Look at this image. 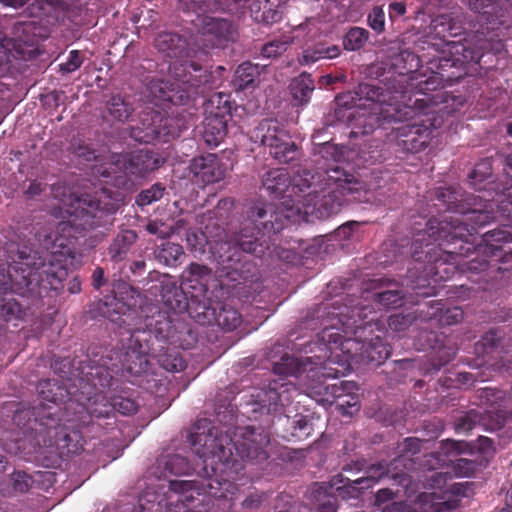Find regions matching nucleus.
Returning a JSON list of instances; mask_svg holds the SVG:
<instances>
[{"label":"nucleus","instance_id":"obj_49","mask_svg":"<svg viewBox=\"0 0 512 512\" xmlns=\"http://www.w3.org/2000/svg\"><path fill=\"white\" fill-rule=\"evenodd\" d=\"M449 450H450V456L453 454V453H465V452H470L471 451V447L468 443H465V442H452L450 440V447H449Z\"/></svg>","mask_w":512,"mask_h":512},{"label":"nucleus","instance_id":"obj_36","mask_svg":"<svg viewBox=\"0 0 512 512\" xmlns=\"http://www.w3.org/2000/svg\"><path fill=\"white\" fill-rule=\"evenodd\" d=\"M183 254L182 246L171 242L164 244L161 250V257H163L168 264L171 261L176 262L180 260Z\"/></svg>","mask_w":512,"mask_h":512},{"label":"nucleus","instance_id":"obj_42","mask_svg":"<svg viewBox=\"0 0 512 512\" xmlns=\"http://www.w3.org/2000/svg\"><path fill=\"white\" fill-rule=\"evenodd\" d=\"M476 447L481 455V458L484 460H488L495 453L493 442L487 437H480L477 441Z\"/></svg>","mask_w":512,"mask_h":512},{"label":"nucleus","instance_id":"obj_41","mask_svg":"<svg viewBox=\"0 0 512 512\" xmlns=\"http://www.w3.org/2000/svg\"><path fill=\"white\" fill-rule=\"evenodd\" d=\"M54 388L60 390V388L57 387V383L55 381L45 380L39 383L38 391L42 395L44 400H47L49 402H56L57 394L54 393L53 395H51Z\"/></svg>","mask_w":512,"mask_h":512},{"label":"nucleus","instance_id":"obj_44","mask_svg":"<svg viewBox=\"0 0 512 512\" xmlns=\"http://www.w3.org/2000/svg\"><path fill=\"white\" fill-rule=\"evenodd\" d=\"M421 442L417 438H406L402 444H400L401 453L415 454L420 450Z\"/></svg>","mask_w":512,"mask_h":512},{"label":"nucleus","instance_id":"obj_11","mask_svg":"<svg viewBox=\"0 0 512 512\" xmlns=\"http://www.w3.org/2000/svg\"><path fill=\"white\" fill-rule=\"evenodd\" d=\"M171 122V118L163 119L155 113L150 118L143 119V126L133 130V137L142 142H150L161 137H176L179 131L171 127Z\"/></svg>","mask_w":512,"mask_h":512},{"label":"nucleus","instance_id":"obj_62","mask_svg":"<svg viewBox=\"0 0 512 512\" xmlns=\"http://www.w3.org/2000/svg\"><path fill=\"white\" fill-rule=\"evenodd\" d=\"M320 81L323 83V84H326V85H330L332 83H334L336 81V78H334L333 76L331 75H325V76H322Z\"/></svg>","mask_w":512,"mask_h":512},{"label":"nucleus","instance_id":"obj_51","mask_svg":"<svg viewBox=\"0 0 512 512\" xmlns=\"http://www.w3.org/2000/svg\"><path fill=\"white\" fill-rule=\"evenodd\" d=\"M493 3V0H471L469 2V6L472 10L480 12L488 7H490Z\"/></svg>","mask_w":512,"mask_h":512},{"label":"nucleus","instance_id":"obj_50","mask_svg":"<svg viewBox=\"0 0 512 512\" xmlns=\"http://www.w3.org/2000/svg\"><path fill=\"white\" fill-rule=\"evenodd\" d=\"M281 19V13L278 10L268 9L263 12L262 20L269 23L278 22Z\"/></svg>","mask_w":512,"mask_h":512},{"label":"nucleus","instance_id":"obj_48","mask_svg":"<svg viewBox=\"0 0 512 512\" xmlns=\"http://www.w3.org/2000/svg\"><path fill=\"white\" fill-rule=\"evenodd\" d=\"M163 224H159L158 222H149L146 226V229L149 233L158 235L160 238H165L169 236V233L161 230Z\"/></svg>","mask_w":512,"mask_h":512},{"label":"nucleus","instance_id":"obj_22","mask_svg":"<svg viewBox=\"0 0 512 512\" xmlns=\"http://www.w3.org/2000/svg\"><path fill=\"white\" fill-rule=\"evenodd\" d=\"M259 75L258 65L249 62L243 63L235 71L233 84L237 90H244L252 87Z\"/></svg>","mask_w":512,"mask_h":512},{"label":"nucleus","instance_id":"obj_18","mask_svg":"<svg viewBox=\"0 0 512 512\" xmlns=\"http://www.w3.org/2000/svg\"><path fill=\"white\" fill-rule=\"evenodd\" d=\"M186 241L189 249L195 254H204L206 246H210V250L214 255H218L219 260L222 262L230 261L232 257L230 255L225 256L221 253L226 247H229L228 243H220L212 246L211 242L207 239L203 232L189 231L186 236Z\"/></svg>","mask_w":512,"mask_h":512},{"label":"nucleus","instance_id":"obj_32","mask_svg":"<svg viewBox=\"0 0 512 512\" xmlns=\"http://www.w3.org/2000/svg\"><path fill=\"white\" fill-rule=\"evenodd\" d=\"M469 495V484L468 482L454 483L450 485V510L456 508L461 498Z\"/></svg>","mask_w":512,"mask_h":512},{"label":"nucleus","instance_id":"obj_14","mask_svg":"<svg viewBox=\"0 0 512 512\" xmlns=\"http://www.w3.org/2000/svg\"><path fill=\"white\" fill-rule=\"evenodd\" d=\"M376 95V91L368 84H361L358 90L355 92H347L340 94L336 97V102L339 106L346 108L366 107L368 106L372 110H376L377 104L373 98Z\"/></svg>","mask_w":512,"mask_h":512},{"label":"nucleus","instance_id":"obj_8","mask_svg":"<svg viewBox=\"0 0 512 512\" xmlns=\"http://www.w3.org/2000/svg\"><path fill=\"white\" fill-rule=\"evenodd\" d=\"M171 323L166 317L159 313L147 319L145 328L136 329L130 337L129 349L136 357L154 355L156 352L155 344L162 342L169 336Z\"/></svg>","mask_w":512,"mask_h":512},{"label":"nucleus","instance_id":"obj_61","mask_svg":"<svg viewBox=\"0 0 512 512\" xmlns=\"http://www.w3.org/2000/svg\"><path fill=\"white\" fill-rule=\"evenodd\" d=\"M69 291L73 294L80 291V283L77 279H74L72 282H70Z\"/></svg>","mask_w":512,"mask_h":512},{"label":"nucleus","instance_id":"obj_31","mask_svg":"<svg viewBox=\"0 0 512 512\" xmlns=\"http://www.w3.org/2000/svg\"><path fill=\"white\" fill-rule=\"evenodd\" d=\"M164 188L155 184L150 189L142 191L137 198V203L141 206L149 205L159 200L163 196Z\"/></svg>","mask_w":512,"mask_h":512},{"label":"nucleus","instance_id":"obj_4","mask_svg":"<svg viewBox=\"0 0 512 512\" xmlns=\"http://www.w3.org/2000/svg\"><path fill=\"white\" fill-rule=\"evenodd\" d=\"M212 279L211 270L199 264L192 263L183 272L182 286H177L175 282H167L162 284L161 296L162 300L172 310H184L187 303L184 300V291L191 294L195 299L197 305L199 303H207L209 300L207 292L210 288V281Z\"/></svg>","mask_w":512,"mask_h":512},{"label":"nucleus","instance_id":"obj_25","mask_svg":"<svg viewBox=\"0 0 512 512\" xmlns=\"http://www.w3.org/2000/svg\"><path fill=\"white\" fill-rule=\"evenodd\" d=\"M369 39V32L361 27L351 28L344 37L343 45L346 50L356 51L362 48Z\"/></svg>","mask_w":512,"mask_h":512},{"label":"nucleus","instance_id":"obj_46","mask_svg":"<svg viewBox=\"0 0 512 512\" xmlns=\"http://www.w3.org/2000/svg\"><path fill=\"white\" fill-rule=\"evenodd\" d=\"M474 424L475 421L472 419L471 415H464L455 424L454 429L458 433H465L470 431L474 427Z\"/></svg>","mask_w":512,"mask_h":512},{"label":"nucleus","instance_id":"obj_34","mask_svg":"<svg viewBox=\"0 0 512 512\" xmlns=\"http://www.w3.org/2000/svg\"><path fill=\"white\" fill-rule=\"evenodd\" d=\"M111 405L114 410L122 415H131L138 409V406L134 400L121 396L115 397Z\"/></svg>","mask_w":512,"mask_h":512},{"label":"nucleus","instance_id":"obj_19","mask_svg":"<svg viewBox=\"0 0 512 512\" xmlns=\"http://www.w3.org/2000/svg\"><path fill=\"white\" fill-rule=\"evenodd\" d=\"M483 241L485 244L480 246L481 252L489 256H497V252L502 249L499 243L512 242V226L487 232Z\"/></svg>","mask_w":512,"mask_h":512},{"label":"nucleus","instance_id":"obj_60","mask_svg":"<svg viewBox=\"0 0 512 512\" xmlns=\"http://www.w3.org/2000/svg\"><path fill=\"white\" fill-rule=\"evenodd\" d=\"M356 225H358V223H356V222H350V223H347L345 225H342L341 227H339L338 233L340 235H342V234L343 235H347V231L350 229V227L356 226Z\"/></svg>","mask_w":512,"mask_h":512},{"label":"nucleus","instance_id":"obj_13","mask_svg":"<svg viewBox=\"0 0 512 512\" xmlns=\"http://www.w3.org/2000/svg\"><path fill=\"white\" fill-rule=\"evenodd\" d=\"M394 506L399 512H445L448 510L447 491L422 493L414 507L402 503H396Z\"/></svg>","mask_w":512,"mask_h":512},{"label":"nucleus","instance_id":"obj_2","mask_svg":"<svg viewBox=\"0 0 512 512\" xmlns=\"http://www.w3.org/2000/svg\"><path fill=\"white\" fill-rule=\"evenodd\" d=\"M321 339L322 342L310 348L312 356L298 359L286 355L275 363L273 370L279 375L299 376L307 373V377H316L318 382L307 385L304 391L318 402L331 404L335 398L341 397L340 388L337 385L323 387L319 380L345 376L351 369L354 357L350 350L357 343L352 339L340 341L341 335L332 330H324Z\"/></svg>","mask_w":512,"mask_h":512},{"label":"nucleus","instance_id":"obj_58","mask_svg":"<svg viewBox=\"0 0 512 512\" xmlns=\"http://www.w3.org/2000/svg\"><path fill=\"white\" fill-rule=\"evenodd\" d=\"M405 320L404 317L399 315H394L389 318V326L395 330L398 329V324H401V321Z\"/></svg>","mask_w":512,"mask_h":512},{"label":"nucleus","instance_id":"obj_43","mask_svg":"<svg viewBox=\"0 0 512 512\" xmlns=\"http://www.w3.org/2000/svg\"><path fill=\"white\" fill-rule=\"evenodd\" d=\"M489 208L492 209V204H489ZM494 218L492 210H473L471 220H473L476 224L486 225Z\"/></svg>","mask_w":512,"mask_h":512},{"label":"nucleus","instance_id":"obj_30","mask_svg":"<svg viewBox=\"0 0 512 512\" xmlns=\"http://www.w3.org/2000/svg\"><path fill=\"white\" fill-rule=\"evenodd\" d=\"M165 469L175 475L189 474L191 470H194L181 455L169 456L165 461Z\"/></svg>","mask_w":512,"mask_h":512},{"label":"nucleus","instance_id":"obj_5","mask_svg":"<svg viewBox=\"0 0 512 512\" xmlns=\"http://www.w3.org/2000/svg\"><path fill=\"white\" fill-rule=\"evenodd\" d=\"M170 75L174 79L169 81L153 80L149 83V90L154 98L175 101L183 99V96H176L179 90H183L189 97L190 90L206 83L208 75L199 63L193 61H175L169 67Z\"/></svg>","mask_w":512,"mask_h":512},{"label":"nucleus","instance_id":"obj_24","mask_svg":"<svg viewBox=\"0 0 512 512\" xmlns=\"http://www.w3.org/2000/svg\"><path fill=\"white\" fill-rule=\"evenodd\" d=\"M340 54V48L337 45L325 47L323 45H316L303 52L301 62L304 64L314 63L321 59H333Z\"/></svg>","mask_w":512,"mask_h":512},{"label":"nucleus","instance_id":"obj_10","mask_svg":"<svg viewBox=\"0 0 512 512\" xmlns=\"http://www.w3.org/2000/svg\"><path fill=\"white\" fill-rule=\"evenodd\" d=\"M155 47L160 53L170 58L198 57V50L193 46L191 37L187 41L175 33H160L155 39Z\"/></svg>","mask_w":512,"mask_h":512},{"label":"nucleus","instance_id":"obj_9","mask_svg":"<svg viewBox=\"0 0 512 512\" xmlns=\"http://www.w3.org/2000/svg\"><path fill=\"white\" fill-rule=\"evenodd\" d=\"M193 317L201 324L216 323L218 326L226 330H234L241 323V316L238 311L229 305H222L219 310L211 303H199L193 309Z\"/></svg>","mask_w":512,"mask_h":512},{"label":"nucleus","instance_id":"obj_26","mask_svg":"<svg viewBox=\"0 0 512 512\" xmlns=\"http://www.w3.org/2000/svg\"><path fill=\"white\" fill-rule=\"evenodd\" d=\"M131 108L120 96H113L108 102L110 116L120 122L126 121L131 115Z\"/></svg>","mask_w":512,"mask_h":512},{"label":"nucleus","instance_id":"obj_47","mask_svg":"<svg viewBox=\"0 0 512 512\" xmlns=\"http://www.w3.org/2000/svg\"><path fill=\"white\" fill-rule=\"evenodd\" d=\"M338 409L343 415L351 416L354 412L358 411V405L356 401H343L338 404Z\"/></svg>","mask_w":512,"mask_h":512},{"label":"nucleus","instance_id":"obj_53","mask_svg":"<svg viewBox=\"0 0 512 512\" xmlns=\"http://www.w3.org/2000/svg\"><path fill=\"white\" fill-rule=\"evenodd\" d=\"M393 496V493L390 489H381L377 492L375 501L377 504H382L385 501L391 499Z\"/></svg>","mask_w":512,"mask_h":512},{"label":"nucleus","instance_id":"obj_12","mask_svg":"<svg viewBox=\"0 0 512 512\" xmlns=\"http://www.w3.org/2000/svg\"><path fill=\"white\" fill-rule=\"evenodd\" d=\"M148 155L143 151L131 154H114L111 156L112 166L109 170L102 171L104 176L120 171L129 172L131 174L142 173L152 169L147 162Z\"/></svg>","mask_w":512,"mask_h":512},{"label":"nucleus","instance_id":"obj_45","mask_svg":"<svg viewBox=\"0 0 512 512\" xmlns=\"http://www.w3.org/2000/svg\"><path fill=\"white\" fill-rule=\"evenodd\" d=\"M14 487L18 491H26L30 485V477L24 472H17L13 475Z\"/></svg>","mask_w":512,"mask_h":512},{"label":"nucleus","instance_id":"obj_17","mask_svg":"<svg viewBox=\"0 0 512 512\" xmlns=\"http://www.w3.org/2000/svg\"><path fill=\"white\" fill-rule=\"evenodd\" d=\"M191 170L205 183L219 181L223 176L217 158L213 154L195 158L191 164Z\"/></svg>","mask_w":512,"mask_h":512},{"label":"nucleus","instance_id":"obj_64","mask_svg":"<svg viewBox=\"0 0 512 512\" xmlns=\"http://www.w3.org/2000/svg\"><path fill=\"white\" fill-rule=\"evenodd\" d=\"M285 391H283L282 393H277L276 391H270V399H274L275 396H277L279 398V401L281 402V404L283 405V393Z\"/></svg>","mask_w":512,"mask_h":512},{"label":"nucleus","instance_id":"obj_23","mask_svg":"<svg viewBox=\"0 0 512 512\" xmlns=\"http://www.w3.org/2000/svg\"><path fill=\"white\" fill-rule=\"evenodd\" d=\"M205 488L213 489L212 481H209L207 484H202L201 487L195 481L189 480H175L170 481V489L175 493L181 494V498L177 500V502L185 503L191 501L193 499L192 494H188L190 492L196 491L197 494H201V492H206Z\"/></svg>","mask_w":512,"mask_h":512},{"label":"nucleus","instance_id":"obj_29","mask_svg":"<svg viewBox=\"0 0 512 512\" xmlns=\"http://www.w3.org/2000/svg\"><path fill=\"white\" fill-rule=\"evenodd\" d=\"M390 472L385 465L379 463L377 465H373L367 471V476L359 478L355 480V483L358 485H362L363 488L371 487L373 484L378 482L383 476L387 475Z\"/></svg>","mask_w":512,"mask_h":512},{"label":"nucleus","instance_id":"obj_7","mask_svg":"<svg viewBox=\"0 0 512 512\" xmlns=\"http://www.w3.org/2000/svg\"><path fill=\"white\" fill-rule=\"evenodd\" d=\"M197 28L196 33L191 35L193 46L198 50V59H202L209 49L217 47L223 41L230 39L232 25L224 19H217L210 16H201L192 20Z\"/></svg>","mask_w":512,"mask_h":512},{"label":"nucleus","instance_id":"obj_56","mask_svg":"<svg viewBox=\"0 0 512 512\" xmlns=\"http://www.w3.org/2000/svg\"><path fill=\"white\" fill-rule=\"evenodd\" d=\"M390 11L396 15H403L406 12V7L401 2H393L390 4Z\"/></svg>","mask_w":512,"mask_h":512},{"label":"nucleus","instance_id":"obj_37","mask_svg":"<svg viewBox=\"0 0 512 512\" xmlns=\"http://www.w3.org/2000/svg\"><path fill=\"white\" fill-rule=\"evenodd\" d=\"M289 40H273L262 48V54L264 57L271 58L276 57L283 53L287 49V45L289 44Z\"/></svg>","mask_w":512,"mask_h":512},{"label":"nucleus","instance_id":"obj_27","mask_svg":"<svg viewBox=\"0 0 512 512\" xmlns=\"http://www.w3.org/2000/svg\"><path fill=\"white\" fill-rule=\"evenodd\" d=\"M476 471L475 460L467 458L450 459V475L456 477H471Z\"/></svg>","mask_w":512,"mask_h":512},{"label":"nucleus","instance_id":"obj_40","mask_svg":"<svg viewBox=\"0 0 512 512\" xmlns=\"http://www.w3.org/2000/svg\"><path fill=\"white\" fill-rule=\"evenodd\" d=\"M491 172L492 168L490 161L483 160L475 166L470 177L476 183L488 178L491 175Z\"/></svg>","mask_w":512,"mask_h":512},{"label":"nucleus","instance_id":"obj_3","mask_svg":"<svg viewBox=\"0 0 512 512\" xmlns=\"http://www.w3.org/2000/svg\"><path fill=\"white\" fill-rule=\"evenodd\" d=\"M242 441L232 440L227 434L212 427L207 432H193L189 435V441L194 453L202 460V472L196 471L199 475L207 478H216L226 481L231 477L232 469L237 471L238 461L234 457L233 448L241 458L263 460L268 457L265 447L269 444V437L266 433L256 432L252 428H245L239 434Z\"/></svg>","mask_w":512,"mask_h":512},{"label":"nucleus","instance_id":"obj_28","mask_svg":"<svg viewBox=\"0 0 512 512\" xmlns=\"http://www.w3.org/2000/svg\"><path fill=\"white\" fill-rule=\"evenodd\" d=\"M136 238L133 231H126L120 237H117L110 247V255L114 259H122L126 254L128 245L131 244Z\"/></svg>","mask_w":512,"mask_h":512},{"label":"nucleus","instance_id":"obj_52","mask_svg":"<svg viewBox=\"0 0 512 512\" xmlns=\"http://www.w3.org/2000/svg\"><path fill=\"white\" fill-rule=\"evenodd\" d=\"M93 286L99 289L104 283V271L102 268H96L92 275Z\"/></svg>","mask_w":512,"mask_h":512},{"label":"nucleus","instance_id":"obj_33","mask_svg":"<svg viewBox=\"0 0 512 512\" xmlns=\"http://www.w3.org/2000/svg\"><path fill=\"white\" fill-rule=\"evenodd\" d=\"M161 366L170 372H179L185 369L186 363L182 357L175 354L164 355L159 359Z\"/></svg>","mask_w":512,"mask_h":512},{"label":"nucleus","instance_id":"obj_35","mask_svg":"<svg viewBox=\"0 0 512 512\" xmlns=\"http://www.w3.org/2000/svg\"><path fill=\"white\" fill-rule=\"evenodd\" d=\"M368 25L377 33L385 29V14L382 7L376 6L368 15Z\"/></svg>","mask_w":512,"mask_h":512},{"label":"nucleus","instance_id":"obj_59","mask_svg":"<svg viewBox=\"0 0 512 512\" xmlns=\"http://www.w3.org/2000/svg\"><path fill=\"white\" fill-rule=\"evenodd\" d=\"M392 478L398 480L401 485H406L408 483V477L404 473L393 474Z\"/></svg>","mask_w":512,"mask_h":512},{"label":"nucleus","instance_id":"obj_15","mask_svg":"<svg viewBox=\"0 0 512 512\" xmlns=\"http://www.w3.org/2000/svg\"><path fill=\"white\" fill-rule=\"evenodd\" d=\"M203 137L211 146H217L224 139L227 132V116L218 112L207 113L203 122Z\"/></svg>","mask_w":512,"mask_h":512},{"label":"nucleus","instance_id":"obj_1","mask_svg":"<svg viewBox=\"0 0 512 512\" xmlns=\"http://www.w3.org/2000/svg\"><path fill=\"white\" fill-rule=\"evenodd\" d=\"M263 187L276 197L291 190V199L282 202L281 207L259 203L251 208L236 241L244 252L257 256H262L268 247L265 240L261 241L265 235L280 232L286 221L297 223L307 221L309 215H322V208L337 212L341 206L339 196L359 193L363 185L336 166L323 172L303 170L294 176L291 186L285 169H273L264 175Z\"/></svg>","mask_w":512,"mask_h":512},{"label":"nucleus","instance_id":"obj_39","mask_svg":"<svg viewBox=\"0 0 512 512\" xmlns=\"http://www.w3.org/2000/svg\"><path fill=\"white\" fill-rule=\"evenodd\" d=\"M377 300L385 306L396 307L402 304V295L398 291L388 290L377 294Z\"/></svg>","mask_w":512,"mask_h":512},{"label":"nucleus","instance_id":"obj_21","mask_svg":"<svg viewBox=\"0 0 512 512\" xmlns=\"http://www.w3.org/2000/svg\"><path fill=\"white\" fill-rule=\"evenodd\" d=\"M314 88V81L311 75L306 73H302L296 77L290 84V92L293 100L298 104L308 103Z\"/></svg>","mask_w":512,"mask_h":512},{"label":"nucleus","instance_id":"obj_38","mask_svg":"<svg viewBox=\"0 0 512 512\" xmlns=\"http://www.w3.org/2000/svg\"><path fill=\"white\" fill-rule=\"evenodd\" d=\"M83 62V57L78 50H72L67 60L60 64V70L64 73H71L76 71Z\"/></svg>","mask_w":512,"mask_h":512},{"label":"nucleus","instance_id":"obj_20","mask_svg":"<svg viewBox=\"0 0 512 512\" xmlns=\"http://www.w3.org/2000/svg\"><path fill=\"white\" fill-rule=\"evenodd\" d=\"M27 28V23H16L12 29V37L0 35V48L11 54L14 52L21 54L23 51L22 44L28 41Z\"/></svg>","mask_w":512,"mask_h":512},{"label":"nucleus","instance_id":"obj_55","mask_svg":"<svg viewBox=\"0 0 512 512\" xmlns=\"http://www.w3.org/2000/svg\"><path fill=\"white\" fill-rule=\"evenodd\" d=\"M43 188L41 183L38 182H31L29 187L26 190V193L30 196L38 195L42 192Z\"/></svg>","mask_w":512,"mask_h":512},{"label":"nucleus","instance_id":"obj_57","mask_svg":"<svg viewBox=\"0 0 512 512\" xmlns=\"http://www.w3.org/2000/svg\"><path fill=\"white\" fill-rule=\"evenodd\" d=\"M29 0H0V3L7 7L20 8Z\"/></svg>","mask_w":512,"mask_h":512},{"label":"nucleus","instance_id":"obj_54","mask_svg":"<svg viewBox=\"0 0 512 512\" xmlns=\"http://www.w3.org/2000/svg\"><path fill=\"white\" fill-rule=\"evenodd\" d=\"M463 317V312L458 307L450 308V325L458 322Z\"/></svg>","mask_w":512,"mask_h":512},{"label":"nucleus","instance_id":"obj_63","mask_svg":"<svg viewBox=\"0 0 512 512\" xmlns=\"http://www.w3.org/2000/svg\"><path fill=\"white\" fill-rule=\"evenodd\" d=\"M381 348H382V350H381V351H379V357H378V359L380 360V359H386V358H388V356H389V350H388V348H387V347H385V346H381Z\"/></svg>","mask_w":512,"mask_h":512},{"label":"nucleus","instance_id":"obj_16","mask_svg":"<svg viewBox=\"0 0 512 512\" xmlns=\"http://www.w3.org/2000/svg\"><path fill=\"white\" fill-rule=\"evenodd\" d=\"M450 65L453 67H462L464 74H467V64L478 63L482 54L478 51L471 50L470 42L465 40L450 41Z\"/></svg>","mask_w":512,"mask_h":512},{"label":"nucleus","instance_id":"obj_6","mask_svg":"<svg viewBox=\"0 0 512 512\" xmlns=\"http://www.w3.org/2000/svg\"><path fill=\"white\" fill-rule=\"evenodd\" d=\"M251 139L269 148L270 154L280 162H290L297 155V147L284 126L276 120H263L251 133Z\"/></svg>","mask_w":512,"mask_h":512}]
</instances>
